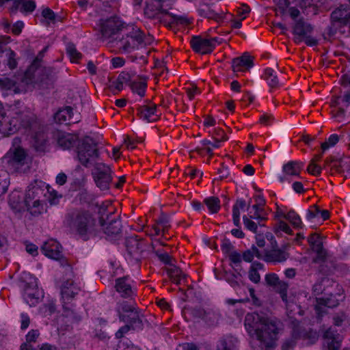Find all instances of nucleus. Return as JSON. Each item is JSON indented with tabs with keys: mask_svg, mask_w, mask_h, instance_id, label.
Wrapping results in <instances>:
<instances>
[{
	"mask_svg": "<svg viewBox=\"0 0 350 350\" xmlns=\"http://www.w3.org/2000/svg\"><path fill=\"white\" fill-rule=\"evenodd\" d=\"M244 325L253 340L252 347L256 350L273 348L282 329L281 321L263 312L247 313Z\"/></svg>",
	"mask_w": 350,
	"mask_h": 350,
	"instance_id": "1",
	"label": "nucleus"
},
{
	"mask_svg": "<svg viewBox=\"0 0 350 350\" xmlns=\"http://www.w3.org/2000/svg\"><path fill=\"white\" fill-rule=\"evenodd\" d=\"M56 74V70L51 67L40 66L36 58L25 72L19 85L16 86L14 81L8 77L0 78V89L21 93L31 90L36 86L45 88L53 81Z\"/></svg>",
	"mask_w": 350,
	"mask_h": 350,
	"instance_id": "2",
	"label": "nucleus"
},
{
	"mask_svg": "<svg viewBox=\"0 0 350 350\" xmlns=\"http://www.w3.org/2000/svg\"><path fill=\"white\" fill-rule=\"evenodd\" d=\"M65 226L71 231L78 234L84 239L98 231V225L96 219L88 211L83 209L73 210L67 213Z\"/></svg>",
	"mask_w": 350,
	"mask_h": 350,
	"instance_id": "3",
	"label": "nucleus"
},
{
	"mask_svg": "<svg viewBox=\"0 0 350 350\" xmlns=\"http://www.w3.org/2000/svg\"><path fill=\"white\" fill-rule=\"evenodd\" d=\"M29 125V118L26 113V107L21 101L11 105L6 113L0 117V132L3 135H10L21 127Z\"/></svg>",
	"mask_w": 350,
	"mask_h": 350,
	"instance_id": "4",
	"label": "nucleus"
},
{
	"mask_svg": "<svg viewBox=\"0 0 350 350\" xmlns=\"http://www.w3.org/2000/svg\"><path fill=\"white\" fill-rule=\"evenodd\" d=\"M122 31V38L116 43L122 53H129L137 49L141 44H150L153 40L152 36H146L140 29L135 25H127Z\"/></svg>",
	"mask_w": 350,
	"mask_h": 350,
	"instance_id": "5",
	"label": "nucleus"
},
{
	"mask_svg": "<svg viewBox=\"0 0 350 350\" xmlns=\"http://www.w3.org/2000/svg\"><path fill=\"white\" fill-rule=\"evenodd\" d=\"M77 159L85 167H96L98 162L99 153L97 145L90 137H84L77 146Z\"/></svg>",
	"mask_w": 350,
	"mask_h": 350,
	"instance_id": "6",
	"label": "nucleus"
},
{
	"mask_svg": "<svg viewBox=\"0 0 350 350\" xmlns=\"http://www.w3.org/2000/svg\"><path fill=\"white\" fill-rule=\"evenodd\" d=\"M23 298L29 306H35L44 297L42 289L38 286L37 280L29 274H25L20 282Z\"/></svg>",
	"mask_w": 350,
	"mask_h": 350,
	"instance_id": "7",
	"label": "nucleus"
},
{
	"mask_svg": "<svg viewBox=\"0 0 350 350\" xmlns=\"http://www.w3.org/2000/svg\"><path fill=\"white\" fill-rule=\"evenodd\" d=\"M146 9L152 12V14H163L171 18L172 23L176 24H187L189 21L184 16H178L170 12V4L167 0H146Z\"/></svg>",
	"mask_w": 350,
	"mask_h": 350,
	"instance_id": "8",
	"label": "nucleus"
},
{
	"mask_svg": "<svg viewBox=\"0 0 350 350\" xmlns=\"http://www.w3.org/2000/svg\"><path fill=\"white\" fill-rule=\"evenodd\" d=\"M21 140L15 137L12 147L4 157L5 161L14 170H18L26 163L27 154L25 149L20 146Z\"/></svg>",
	"mask_w": 350,
	"mask_h": 350,
	"instance_id": "9",
	"label": "nucleus"
},
{
	"mask_svg": "<svg viewBox=\"0 0 350 350\" xmlns=\"http://www.w3.org/2000/svg\"><path fill=\"white\" fill-rule=\"evenodd\" d=\"M110 167L103 163H98L94 167L93 172L96 185L101 190H107L109 188L112 178Z\"/></svg>",
	"mask_w": 350,
	"mask_h": 350,
	"instance_id": "10",
	"label": "nucleus"
},
{
	"mask_svg": "<svg viewBox=\"0 0 350 350\" xmlns=\"http://www.w3.org/2000/svg\"><path fill=\"white\" fill-rule=\"evenodd\" d=\"M100 38L105 40L111 38L119 30H123L122 22L117 18H110L107 20L100 21Z\"/></svg>",
	"mask_w": 350,
	"mask_h": 350,
	"instance_id": "11",
	"label": "nucleus"
},
{
	"mask_svg": "<svg viewBox=\"0 0 350 350\" xmlns=\"http://www.w3.org/2000/svg\"><path fill=\"white\" fill-rule=\"evenodd\" d=\"M125 244L129 257L136 262L139 261L145 248L144 241L137 236H131L126 239Z\"/></svg>",
	"mask_w": 350,
	"mask_h": 350,
	"instance_id": "12",
	"label": "nucleus"
},
{
	"mask_svg": "<svg viewBox=\"0 0 350 350\" xmlns=\"http://www.w3.org/2000/svg\"><path fill=\"white\" fill-rule=\"evenodd\" d=\"M100 213H102L98 225V231L102 230L109 237L117 236L121 230L120 221L113 219L109 223L105 222L104 219V208L101 207Z\"/></svg>",
	"mask_w": 350,
	"mask_h": 350,
	"instance_id": "13",
	"label": "nucleus"
},
{
	"mask_svg": "<svg viewBox=\"0 0 350 350\" xmlns=\"http://www.w3.org/2000/svg\"><path fill=\"white\" fill-rule=\"evenodd\" d=\"M41 251L46 257L53 260H59L63 257L62 246L54 239H49L44 242Z\"/></svg>",
	"mask_w": 350,
	"mask_h": 350,
	"instance_id": "14",
	"label": "nucleus"
},
{
	"mask_svg": "<svg viewBox=\"0 0 350 350\" xmlns=\"http://www.w3.org/2000/svg\"><path fill=\"white\" fill-rule=\"evenodd\" d=\"M313 30L312 25L299 18L295 22L293 33L295 35L294 41L299 44L304 41V36L310 34Z\"/></svg>",
	"mask_w": 350,
	"mask_h": 350,
	"instance_id": "15",
	"label": "nucleus"
},
{
	"mask_svg": "<svg viewBox=\"0 0 350 350\" xmlns=\"http://www.w3.org/2000/svg\"><path fill=\"white\" fill-rule=\"evenodd\" d=\"M334 22L338 23L350 29V5H342L334 10L331 14Z\"/></svg>",
	"mask_w": 350,
	"mask_h": 350,
	"instance_id": "16",
	"label": "nucleus"
},
{
	"mask_svg": "<svg viewBox=\"0 0 350 350\" xmlns=\"http://www.w3.org/2000/svg\"><path fill=\"white\" fill-rule=\"evenodd\" d=\"M133 283V281L129 277L118 278L116 282V289L122 297H131L135 294Z\"/></svg>",
	"mask_w": 350,
	"mask_h": 350,
	"instance_id": "17",
	"label": "nucleus"
},
{
	"mask_svg": "<svg viewBox=\"0 0 350 350\" xmlns=\"http://www.w3.org/2000/svg\"><path fill=\"white\" fill-rule=\"evenodd\" d=\"M325 343L327 350H339L342 341L341 336L334 328L327 329L323 335Z\"/></svg>",
	"mask_w": 350,
	"mask_h": 350,
	"instance_id": "18",
	"label": "nucleus"
},
{
	"mask_svg": "<svg viewBox=\"0 0 350 350\" xmlns=\"http://www.w3.org/2000/svg\"><path fill=\"white\" fill-rule=\"evenodd\" d=\"M191 45L193 51L202 54L210 53L213 50V45L207 38L194 36L191 40Z\"/></svg>",
	"mask_w": 350,
	"mask_h": 350,
	"instance_id": "19",
	"label": "nucleus"
},
{
	"mask_svg": "<svg viewBox=\"0 0 350 350\" xmlns=\"http://www.w3.org/2000/svg\"><path fill=\"white\" fill-rule=\"evenodd\" d=\"M54 139L62 149H69L76 142V137L61 131H56L53 133Z\"/></svg>",
	"mask_w": 350,
	"mask_h": 350,
	"instance_id": "20",
	"label": "nucleus"
},
{
	"mask_svg": "<svg viewBox=\"0 0 350 350\" xmlns=\"http://www.w3.org/2000/svg\"><path fill=\"white\" fill-rule=\"evenodd\" d=\"M79 291V287L75 284L72 280H68L62 284L61 294L64 308H66V303L68 302L75 295H77Z\"/></svg>",
	"mask_w": 350,
	"mask_h": 350,
	"instance_id": "21",
	"label": "nucleus"
},
{
	"mask_svg": "<svg viewBox=\"0 0 350 350\" xmlns=\"http://www.w3.org/2000/svg\"><path fill=\"white\" fill-rule=\"evenodd\" d=\"M43 187L44 183L42 182H36L33 184H31L26 191L25 202H29L31 200L45 196L44 190L42 189Z\"/></svg>",
	"mask_w": 350,
	"mask_h": 350,
	"instance_id": "22",
	"label": "nucleus"
},
{
	"mask_svg": "<svg viewBox=\"0 0 350 350\" xmlns=\"http://www.w3.org/2000/svg\"><path fill=\"white\" fill-rule=\"evenodd\" d=\"M140 118L147 122H153L157 119V106L154 104L142 105L138 109Z\"/></svg>",
	"mask_w": 350,
	"mask_h": 350,
	"instance_id": "23",
	"label": "nucleus"
},
{
	"mask_svg": "<svg viewBox=\"0 0 350 350\" xmlns=\"http://www.w3.org/2000/svg\"><path fill=\"white\" fill-rule=\"evenodd\" d=\"M252 66V58L246 53L241 57L233 59L232 62V68L234 72L242 71L243 67L250 68Z\"/></svg>",
	"mask_w": 350,
	"mask_h": 350,
	"instance_id": "24",
	"label": "nucleus"
},
{
	"mask_svg": "<svg viewBox=\"0 0 350 350\" xmlns=\"http://www.w3.org/2000/svg\"><path fill=\"white\" fill-rule=\"evenodd\" d=\"M126 317V321H123L126 323L133 329L140 330L143 328V319L144 316L139 312L138 310L131 313V315L124 316Z\"/></svg>",
	"mask_w": 350,
	"mask_h": 350,
	"instance_id": "25",
	"label": "nucleus"
},
{
	"mask_svg": "<svg viewBox=\"0 0 350 350\" xmlns=\"http://www.w3.org/2000/svg\"><path fill=\"white\" fill-rule=\"evenodd\" d=\"M136 310H137V308L135 303L123 301L119 302L117 305V312L119 314L121 321H126V317L124 316H129L131 313L134 312Z\"/></svg>",
	"mask_w": 350,
	"mask_h": 350,
	"instance_id": "26",
	"label": "nucleus"
},
{
	"mask_svg": "<svg viewBox=\"0 0 350 350\" xmlns=\"http://www.w3.org/2000/svg\"><path fill=\"white\" fill-rule=\"evenodd\" d=\"M72 109L66 107L59 109L54 116V120L59 124H71L75 122L72 120Z\"/></svg>",
	"mask_w": 350,
	"mask_h": 350,
	"instance_id": "27",
	"label": "nucleus"
},
{
	"mask_svg": "<svg viewBox=\"0 0 350 350\" xmlns=\"http://www.w3.org/2000/svg\"><path fill=\"white\" fill-rule=\"evenodd\" d=\"M304 164L298 161H289L283 166L285 176H297L299 175Z\"/></svg>",
	"mask_w": 350,
	"mask_h": 350,
	"instance_id": "28",
	"label": "nucleus"
},
{
	"mask_svg": "<svg viewBox=\"0 0 350 350\" xmlns=\"http://www.w3.org/2000/svg\"><path fill=\"white\" fill-rule=\"evenodd\" d=\"M325 165H330L332 168H334L338 172H343L350 170V163L346 159H326L325 161Z\"/></svg>",
	"mask_w": 350,
	"mask_h": 350,
	"instance_id": "29",
	"label": "nucleus"
},
{
	"mask_svg": "<svg viewBox=\"0 0 350 350\" xmlns=\"http://www.w3.org/2000/svg\"><path fill=\"white\" fill-rule=\"evenodd\" d=\"M263 79L271 89L278 88L280 86V82L276 72L271 68H267L265 70Z\"/></svg>",
	"mask_w": 350,
	"mask_h": 350,
	"instance_id": "30",
	"label": "nucleus"
},
{
	"mask_svg": "<svg viewBox=\"0 0 350 350\" xmlns=\"http://www.w3.org/2000/svg\"><path fill=\"white\" fill-rule=\"evenodd\" d=\"M308 241L312 247V250L319 256H323L325 254L322 241L318 234L315 233L312 234L308 237Z\"/></svg>",
	"mask_w": 350,
	"mask_h": 350,
	"instance_id": "31",
	"label": "nucleus"
},
{
	"mask_svg": "<svg viewBox=\"0 0 350 350\" xmlns=\"http://www.w3.org/2000/svg\"><path fill=\"white\" fill-rule=\"evenodd\" d=\"M215 144H213V148H219L221 146V143L228 140V137L224 133V130L217 127L214 128L211 131H209Z\"/></svg>",
	"mask_w": 350,
	"mask_h": 350,
	"instance_id": "32",
	"label": "nucleus"
},
{
	"mask_svg": "<svg viewBox=\"0 0 350 350\" xmlns=\"http://www.w3.org/2000/svg\"><path fill=\"white\" fill-rule=\"evenodd\" d=\"M14 5L16 10L22 12H32L36 7L33 0H15Z\"/></svg>",
	"mask_w": 350,
	"mask_h": 350,
	"instance_id": "33",
	"label": "nucleus"
},
{
	"mask_svg": "<svg viewBox=\"0 0 350 350\" xmlns=\"http://www.w3.org/2000/svg\"><path fill=\"white\" fill-rule=\"evenodd\" d=\"M228 256L232 268L237 273L239 276H241L242 269L240 265L242 259L241 255L239 252L233 251L228 254Z\"/></svg>",
	"mask_w": 350,
	"mask_h": 350,
	"instance_id": "34",
	"label": "nucleus"
},
{
	"mask_svg": "<svg viewBox=\"0 0 350 350\" xmlns=\"http://www.w3.org/2000/svg\"><path fill=\"white\" fill-rule=\"evenodd\" d=\"M245 207V201L243 199L237 200L232 208V220L236 226H240V211Z\"/></svg>",
	"mask_w": 350,
	"mask_h": 350,
	"instance_id": "35",
	"label": "nucleus"
},
{
	"mask_svg": "<svg viewBox=\"0 0 350 350\" xmlns=\"http://www.w3.org/2000/svg\"><path fill=\"white\" fill-rule=\"evenodd\" d=\"M25 205L31 214L33 215L40 214L44 210V204L40 198H36L29 202H25Z\"/></svg>",
	"mask_w": 350,
	"mask_h": 350,
	"instance_id": "36",
	"label": "nucleus"
},
{
	"mask_svg": "<svg viewBox=\"0 0 350 350\" xmlns=\"http://www.w3.org/2000/svg\"><path fill=\"white\" fill-rule=\"evenodd\" d=\"M263 269V265L254 262L251 265L248 277L249 279L254 283L258 284L260 280V275L258 273V271Z\"/></svg>",
	"mask_w": 350,
	"mask_h": 350,
	"instance_id": "37",
	"label": "nucleus"
},
{
	"mask_svg": "<svg viewBox=\"0 0 350 350\" xmlns=\"http://www.w3.org/2000/svg\"><path fill=\"white\" fill-rule=\"evenodd\" d=\"M131 88L134 93L137 94L141 97L144 96L147 88L146 78L144 77L138 81H133L131 83Z\"/></svg>",
	"mask_w": 350,
	"mask_h": 350,
	"instance_id": "38",
	"label": "nucleus"
},
{
	"mask_svg": "<svg viewBox=\"0 0 350 350\" xmlns=\"http://www.w3.org/2000/svg\"><path fill=\"white\" fill-rule=\"evenodd\" d=\"M236 338L233 337H227L222 338L219 341L217 350H235Z\"/></svg>",
	"mask_w": 350,
	"mask_h": 350,
	"instance_id": "39",
	"label": "nucleus"
},
{
	"mask_svg": "<svg viewBox=\"0 0 350 350\" xmlns=\"http://www.w3.org/2000/svg\"><path fill=\"white\" fill-rule=\"evenodd\" d=\"M167 273L176 284L180 283L181 280L185 279L186 277V275L180 269L174 265L167 269Z\"/></svg>",
	"mask_w": 350,
	"mask_h": 350,
	"instance_id": "40",
	"label": "nucleus"
},
{
	"mask_svg": "<svg viewBox=\"0 0 350 350\" xmlns=\"http://www.w3.org/2000/svg\"><path fill=\"white\" fill-rule=\"evenodd\" d=\"M248 214L247 216L250 219H256L258 221H262L265 219L262 215L263 210L261 207H259L258 204H254L252 206L247 208Z\"/></svg>",
	"mask_w": 350,
	"mask_h": 350,
	"instance_id": "41",
	"label": "nucleus"
},
{
	"mask_svg": "<svg viewBox=\"0 0 350 350\" xmlns=\"http://www.w3.org/2000/svg\"><path fill=\"white\" fill-rule=\"evenodd\" d=\"M350 105V90L343 96H336L332 101V106H342L347 107Z\"/></svg>",
	"mask_w": 350,
	"mask_h": 350,
	"instance_id": "42",
	"label": "nucleus"
},
{
	"mask_svg": "<svg viewBox=\"0 0 350 350\" xmlns=\"http://www.w3.org/2000/svg\"><path fill=\"white\" fill-rule=\"evenodd\" d=\"M209 211L212 213H217L220 208V200L217 197H210L204 200Z\"/></svg>",
	"mask_w": 350,
	"mask_h": 350,
	"instance_id": "43",
	"label": "nucleus"
},
{
	"mask_svg": "<svg viewBox=\"0 0 350 350\" xmlns=\"http://www.w3.org/2000/svg\"><path fill=\"white\" fill-rule=\"evenodd\" d=\"M285 219L289 221L296 228L302 227V221L299 215L293 210L290 211L285 216Z\"/></svg>",
	"mask_w": 350,
	"mask_h": 350,
	"instance_id": "44",
	"label": "nucleus"
},
{
	"mask_svg": "<svg viewBox=\"0 0 350 350\" xmlns=\"http://www.w3.org/2000/svg\"><path fill=\"white\" fill-rule=\"evenodd\" d=\"M4 55L3 58H5L7 61L6 64L8 66V68L10 70H13L17 66V62L16 59V53L11 51V50H7L3 51Z\"/></svg>",
	"mask_w": 350,
	"mask_h": 350,
	"instance_id": "45",
	"label": "nucleus"
},
{
	"mask_svg": "<svg viewBox=\"0 0 350 350\" xmlns=\"http://www.w3.org/2000/svg\"><path fill=\"white\" fill-rule=\"evenodd\" d=\"M56 310L55 304L53 301L50 300L43 304L39 309V312L44 317L50 316Z\"/></svg>",
	"mask_w": 350,
	"mask_h": 350,
	"instance_id": "46",
	"label": "nucleus"
},
{
	"mask_svg": "<svg viewBox=\"0 0 350 350\" xmlns=\"http://www.w3.org/2000/svg\"><path fill=\"white\" fill-rule=\"evenodd\" d=\"M261 256V254L258 251V250L253 246L250 250H248L243 252V256L241 258L243 259L244 261L250 262L254 259V256H256L259 258Z\"/></svg>",
	"mask_w": 350,
	"mask_h": 350,
	"instance_id": "47",
	"label": "nucleus"
},
{
	"mask_svg": "<svg viewBox=\"0 0 350 350\" xmlns=\"http://www.w3.org/2000/svg\"><path fill=\"white\" fill-rule=\"evenodd\" d=\"M275 291L280 294V296L284 301L287 300V290L288 284L286 282L280 280L277 285L274 286Z\"/></svg>",
	"mask_w": 350,
	"mask_h": 350,
	"instance_id": "48",
	"label": "nucleus"
},
{
	"mask_svg": "<svg viewBox=\"0 0 350 350\" xmlns=\"http://www.w3.org/2000/svg\"><path fill=\"white\" fill-rule=\"evenodd\" d=\"M270 257L273 261L281 262L285 261L288 258V255L284 251L277 250L271 252Z\"/></svg>",
	"mask_w": 350,
	"mask_h": 350,
	"instance_id": "49",
	"label": "nucleus"
},
{
	"mask_svg": "<svg viewBox=\"0 0 350 350\" xmlns=\"http://www.w3.org/2000/svg\"><path fill=\"white\" fill-rule=\"evenodd\" d=\"M66 51L69 55L71 62H75L81 57V54L78 52L73 44H68L66 46Z\"/></svg>",
	"mask_w": 350,
	"mask_h": 350,
	"instance_id": "50",
	"label": "nucleus"
},
{
	"mask_svg": "<svg viewBox=\"0 0 350 350\" xmlns=\"http://www.w3.org/2000/svg\"><path fill=\"white\" fill-rule=\"evenodd\" d=\"M10 181L8 175L5 172H0V196L4 194L8 188Z\"/></svg>",
	"mask_w": 350,
	"mask_h": 350,
	"instance_id": "51",
	"label": "nucleus"
},
{
	"mask_svg": "<svg viewBox=\"0 0 350 350\" xmlns=\"http://www.w3.org/2000/svg\"><path fill=\"white\" fill-rule=\"evenodd\" d=\"M317 301L328 308H333L338 305V299L334 295H331L329 297L318 298Z\"/></svg>",
	"mask_w": 350,
	"mask_h": 350,
	"instance_id": "52",
	"label": "nucleus"
},
{
	"mask_svg": "<svg viewBox=\"0 0 350 350\" xmlns=\"http://www.w3.org/2000/svg\"><path fill=\"white\" fill-rule=\"evenodd\" d=\"M339 140L338 135L336 134H332L329 136L328 139L321 144V149L324 152L328 150L329 148L335 146Z\"/></svg>",
	"mask_w": 350,
	"mask_h": 350,
	"instance_id": "53",
	"label": "nucleus"
},
{
	"mask_svg": "<svg viewBox=\"0 0 350 350\" xmlns=\"http://www.w3.org/2000/svg\"><path fill=\"white\" fill-rule=\"evenodd\" d=\"M275 232L276 233L279 232H284L288 234H291L293 230H291V228H290L287 223L282 220H279L275 226Z\"/></svg>",
	"mask_w": 350,
	"mask_h": 350,
	"instance_id": "54",
	"label": "nucleus"
},
{
	"mask_svg": "<svg viewBox=\"0 0 350 350\" xmlns=\"http://www.w3.org/2000/svg\"><path fill=\"white\" fill-rule=\"evenodd\" d=\"M307 171L312 175L318 176L321 174L322 167L315 163V160H311L307 167Z\"/></svg>",
	"mask_w": 350,
	"mask_h": 350,
	"instance_id": "55",
	"label": "nucleus"
},
{
	"mask_svg": "<svg viewBox=\"0 0 350 350\" xmlns=\"http://www.w3.org/2000/svg\"><path fill=\"white\" fill-rule=\"evenodd\" d=\"M336 107H338V109H334L332 111V117L338 122H342L343 121L345 118V107L342 106H335Z\"/></svg>",
	"mask_w": 350,
	"mask_h": 350,
	"instance_id": "56",
	"label": "nucleus"
},
{
	"mask_svg": "<svg viewBox=\"0 0 350 350\" xmlns=\"http://www.w3.org/2000/svg\"><path fill=\"white\" fill-rule=\"evenodd\" d=\"M320 208L317 205H313L308 210L306 218L308 220H312L319 217Z\"/></svg>",
	"mask_w": 350,
	"mask_h": 350,
	"instance_id": "57",
	"label": "nucleus"
},
{
	"mask_svg": "<svg viewBox=\"0 0 350 350\" xmlns=\"http://www.w3.org/2000/svg\"><path fill=\"white\" fill-rule=\"evenodd\" d=\"M243 224L245 225V227L247 230H249L253 232H256L257 231V228H258L257 224L256 222L253 221L252 220V219H250L246 215H244L243 217Z\"/></svg>",
	"mask_w": 350,
	"mask_h": 350,
	"instance_id": "58",
	"label": "nucleus"
},
{
	"mask_svg": "<svg viewBox=\"0 0 350 350\" xmlns=\"http://www.w3.org/2000/svg\"><path fill=\"white\" fill-rule=\"evenodd\" d=\"M274 2L278 6V9L280 14H285L286 9L290 5V1L288 0H274Z\"/></svg>",
	"mask_w": 350,
	"mask_h": 350,
	"instance_id": "59",
	"label": "nucleus"
},
{
	"mask_svg": "<svg viewBox=\"0 0 350 350\" xmlns=\"http://www.w3.org/2000/svg\"><path fill=\"white\" fill-rule=\"evenodd\" d=\"M33 139L35 142V145L36 146H42L45 144L46 138L45 135L43 132L40 131L36 133L33 136Z\"/></svg>",
	"mask_w": 350,
	"mask_h": 350,
	"instance_id": "60",
	"label": "nucleus"
},
{
	"mask_svg": "<svg viewBox=\"0 0 350 350\" xmlns=\"http://www.w3.org/2000/svg\"><path fill=\"white\" fill-rule=\"evenodd\" d=\"M265 280L268 285L274 287L280 280L275 273H269L266 275Z\"/></svg>",
	"mask_w": 350,
	"mask_h": 350,
	"instance_id": "61",
	"label": "nucleus"
},
{
	"mask_svg": "<svg viewBox=\"0 0 350 350\" xmlns=\"http://www.w3.org/2000/svg\"><path fill=\"white\" fill-rule=\"evenodd\" d=\"M155 254L159 259L164 264L170 265L171 263V256L167 252L157 250L155 252Z\"/></svg>",
	"mask_w": 350,
	"mask_h": 350,
	"instance_id": "62",
	"label": "nucleus"
},
{
	"mask_svg": "<svg viewBox=\"0 0 350 350\" xmlns=\"http://www.w3.org/2000/svg\"><path fill=\"white\" fill-rule=\"evenodd\" d=\"M40 332L38 329H31L26 335V343L31 344V342H36L38 338Z\"/></svg>",
	"mask_w": 350,
	"mask_h": 350,
	"instance_id": "63",
	"label": "nucleus"
},
{
	"mask_svg": "<svg viewBox=\"0 0 350 350\" xmlns=\"http://www.w3.org/2000/svg\"><path fill=\"white\" fill-rule=\"evenodd\" d=\"M347 317L344 312L336 314L333 318L334 325L336 326L342 325V323L347 321Z\"/></svg>",
	"mask_w": 350,
	"mask_h": 350,
	"instance_id": "64",
	"label": "nucleus"
}]
</instances>
